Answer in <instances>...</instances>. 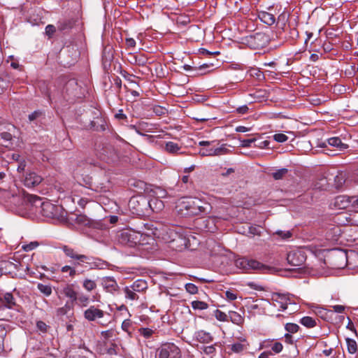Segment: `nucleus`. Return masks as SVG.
Wrapping results in <instances>:
<instances>
[{
    "label": "nucleus",
    "instance_id": "obj_1",
    "mask_svg": "<svg viewBox=\"0 0 358 358\" xmlns=\"http://www.w3.org/2000/svg\"><path fill=\"white\" fill-rule=\"evenodd\" d=\"M211 209L208 203H204L199 199L191 197H182L179 199L176 205V210L182 217H189L199 214H206Z\"/></svg>",
    "mask_w": 358,
    "mask_h": 358
},
{
    "label": "nucleus",
    "instance_id": "obj_2",
    "mask_svg": "<svg viewBox=\"0 0 358 358\" xmlns=\"http://www.w3.org/2000/svg\"><path fill=\"white\" fill-rule=\"evenodd\" d=\"M24 199L36 207L39 205L41 208V213L45 217L59 220V217H62L61 215V207L54 205L49 201H41V198L36 195L26 194H24Z\"/></svg>",
    "mask_w": 358,
    "mask_h": 358
},
{
    "label": "nucleus",
    "instance_id": "obj_3",
    "mask_svg": "<svg viewBox=\"0 0 358 358\" xmlns=\"http://www.w3.org/2000/svg\"><path fill=\"white\" fill-rule=\"evenodd\" d=\"M118 241L122 244L128 245L130 247L143 246L145 244L146 237L139 231L131 228L124 229L117 232Z\"/></svg>",
    "mask_w": 358,
    "mask_h": 358
},
{
    "label": "nucleus",
    "instance_id": "obj_4",
    "mask_svg": "<svg viewBox=\"0 0 358 358\" xmlns=\"http://www.w3.org/2000/svg\"><path fill=\"white\" fill-rule=\"evenodd\" d=\"M218 145L219 143L217 141H201L199 143V146L201 147L199 153L203 157L220 156L228 153L229 150L225 145Z\"/></svg>",
    "mask_w": 358,
    "mask_h": 358
},
{
    "label": "nucleus",
    "instance_id": "obj_5",
    "mask_svg": "<svg viewBox=\"0 0 358 358\" xmlns=\"http://www.w3.org/2000/svg\"><path fill=\"white\" fill-rule=\"evenodd\" d=\"M148 204H149L148 198L141 195L132 196L129 201L128 206L133 214L144 216L148 211Z\"/></svg>",
    "mask_w": 358,
    "mask_h": 358
},
{
    "label": "nucleus",
    "instance_id": "obj_6",
    "mask_svg": "<svg viewBox=\"0 0 358 358\" xmlns=\"http://www.w3.org/2000/svg\"><path fill=\"white\" fill-rule=\"evenodd\" d=\"M155 358H181V351L174 343H166L157 348Z\"/></svg>",
    "mask_w": 358,
    "mask_h": 358
},
{
    "label": "nucleus",
    "instance_id": "obj_7",
    "mask_svg": "<svg viewBox=\"0 0 358 358\" xmlns=\"http://www.w3.org/2000/svg\"><path fill=\"white\" fill-rule=\"evenodd\" d=\"M358 208V196L339 195L331 202L330 207L345 209L348 207Z\"/></svg>",
    "mask_w": 358,
    "mask_h": 358
},
{
    "label": "nucleus",
    "instance_id": "obj_8",
    "mask_svg": "<svg viewBox=\"0 0 358 358\" xmlns=\"http://www.w3.org/2000/svg\"><path fill=\"white\" fill-rule=\"evenodd\" d=\"M235 264L236 267L245 271H249L250 270H260L264 272L271 269L270 267L259 262L257 260L249 259L245 257L237 259L235 261Z\"/></svg>",
    "mask_w": 358,
    "mask_h": 358
},
{
    "label": "nucleus",
    "instance_id": "obj_9",
    "mask_svg": "<svg viewBox=\"0 0 358 358\" xmlns=\"http://www.w3.org/2000/svg\"><path fill=\"white\" fill-rule=\"evenodd\" d=\"M329 258L333 262V266L336 268H342L347 265L348 254L345 250L334 249L331 251Z\"/></svg>",
    "mask_w": 358,
    "mask_h": 358
},
{
    "label": "nucleus",
    "instance_id": "obj_10",
    "mask_svg": "<svg viewBox=\"0 0 358 358\" xmlns=\"http://www.w3.org/2000/svg\"><path fill=\"white\" fill-rule=\"evenodd\" d=\"M287 263L292 266H301L306 262V257L301 250L292 251L287 255Z\"/></svg>",
    "mask_w": 358,
    "mask_h": 358
},
{
    "label": "nucleus",
    "instance_id": "obj_11",
    "mask_svg": "<svg viewBox=\"0 0 358 358\" xmlns=\"http://www.w3.org/2000/svg\"><path fill=\"white\" fill-rule=\"evenodd\" d=\"M260 229H263L261 225H236L235 230L238 234L245 235L249 237H253L255 235H261Z\"/></svg>",
    "mask_w": 358,
    "mask_h": 358
},
{
    "label": "nucleus",
    "instance_id": "obj_12",
    "mask_svg": "<svg viewBox=\"0 0 358 358\" xmlns=\"http://www.w3.org/2000/svg\"><path fill=\"white\" fill-rule=\"evenodd\" d=\"M43 180V177L36 172L28 170L24 175L23 183L27 187H34L38 185Z\"/></svg>",
    "mask_w": 358,
    "mask_h": 358
},
{
    "label": "nucleus",
    "instance_id": "obj_13",
    "mask_svg": "<svg viewBox=\"0 0 358 358\" xmlns=\"http://www.w3.org/2000/svg\"><path fill=\"white\" fill-rule=\"evenodd\" d=\"M62 249L66 256L79 261V262L76 263V264H80L81 262L87 263L89 264H91V262H90L91 258L90 257H89L86 255H77L74 252L73 249L69 248L66 245L63 246Z\"/></svg>",
    "mask_w": 358,
    "mask_h": 358
},
{
    "label": "nucleus",
    "instance_id": "obj_14",
    "mask_svg": "<svg viewBox=\"0 0 358 358\" xmlns=\"http://www.w3.org/2000/svg\"><path fill=\"white\" fill-rule=\"evenodd\" d=\"M103 315V311L94 306H90L84 312V317L88 321H94L98 318H102Z\"/></svg>",
    "mask_w": 358,
    "mask_h": 358
},
{
    "label": "nucleus",
    "instance_id": "obj_15",
    "mask_svg": "<svg viewBox=\"0 0 358 358\" xmlns=\"http://www.w3.org/2000/svg\"><path fill=\"white\" fill-rule=\"evenodd\" d=\"M149 204H148V210L152 212H160L164 208V204L162 201L157 198L152 197L148 199Z\"/></svg>",
    "mask_w": 358,
    "mask_h": 358
},
{
    "label": "nucleus",
    "instance_id": "obj_16",
    "mask_svg": "<svg viewBox=\"0 0 358 358\" xmlns=\"http://www.w3.org/2000/svg\"><path fill=\"white\" fill-rule=\"evenodd\" d=\"M334 224H346V222L351 224V212L343 211L338 213L333 218Z\"/></svg>",
    "mask_w": 358,
    "mask_h": 358
},
{
    "label": "nucleus",
    "instance_id": "obj_17",
    "mask_svg": "<svg viewBox=\"0 0 358 358\" xmlns=\"http://www.w3.org/2000/svg\"><path fill=\"white\" fill-rule=\"evenodd\" d=\"M62 294H63L66 297L69 298L71 302L73 303L76 301V297L78 293L73 289V285L71 284L66 285L63 287Z\"/></svg>",
    "mask_w": 358,
    "mask_h": 358
},
{
    "label": "nucleus",
    "instance_id": "obj_18",
    "mask_svg": "<svg viewBox=\"0 0 358 358\" xmlns=\"http://www.w3.org/2000/svg\"><path fill=\"white\" fill-rule=\"evenodd\" d=\"M101 285L106 291L110 292L115 291L117 287L116 281L111 277H105L102 278Z\"/></svg>",
    "mask_w": 358,
    "mask_h": 358
},
{
    "label": "nucleus",
    "instance_id": "obj_19",
    "mask_svg": "<svg viewBox=\"0 0 358 358\" xmlns=\"http://www.w3.org/2000/svg\"><path fill=\"white\" fill-rule=\"evenodd\" d=\"M276 298L273 299V301L277 302L282 310H285L287 308L288 301H290L289 298L285 294L276 293L274 295Z\"/></svg>",
    "mask_w": 358,
    "mask_h": 358
},
{
    "label": "nucleus",
    "instance_id": "obj_20",
    "mask_svg": "<svg viewBox=\"0 0 358 358\" xmlns=\"http://www.w3.org/2000/svg\"><path fill=\"white\" fill-rule=\"evenodd\" d=\"M259 18L265 24L272 25L275 22L274 15L266 11H259L258 13Z\"/></svg>",
    "mask_w": 358,
    "mask_h": 358
},
{
    "label": "nucleus",
    "instance_id": "obj_21",
    "mask_svg": "<svg viewBox=\"0 0 358 358\" xmlns=\"http://www.w3.org/2000/svg\"><path fill=\"white\" fill-rule=\"evenodd\" d=\"M327 143L332 147L338 148L340 151H343L348 148V145L343 143L338 137H332L327 139Z\"/></svg>",
    "mask_w": 358,
    "mask_h": 358
},
{
    "label": "nucleus",
    "instance_id": "obj_22",
    "mask_svg": "<svg viewBox=\"0 0 358 358\" xmlns=\"http://www.w3.org/2000/svg\"><path fill=\"white\" fill-rule=\"evenodd\" d=\"M196 338L200 343H209L213 341V336L210 333L206 332L204 331H199L195 334Z\"/></svg>",
    "mask_w": 358,
    "mask_h": 358
},
{
    "label": "nucleus",
    "instance_id": "obj_23",
    "mask_svg": "<svg viewBox=\"0 0 358 358\" xmlns=\"http://www.w3.org/2000/svg\"><path fill=\"white\" fill-rule=\"evenodd\" d=\"M0 303L8 308H12L15 305L14 297L10 293H6L3 297H0Z\"/></svg>",
    "mask_w": 358,
    "mask_h": 358
},
{
    "label": "nucleus",
    "instance_id": "obj_24",
    "mask_svg": "<svg viewBox=\"0 0 358 358\" xmlns=\"http://www.w3.org/2000/svg\"><path fill=\"white\" fill-rule=\"evenodd\" d=\"M165 150L166 152L171 154H182V152H180L181 150V147L176 143L169 141L166 143Z\"/></svg>",
    "mask_w": 358,
    "mask_h": 358
},
{
    "label": "nucleus",
    "instance_id": "obj_25",
    "mask_svg": "<svg viewBox=\"0 0 358 358\" xmlns=\"http://www.w3.org/2000/svg\"><path fill=\"white\" fill-rule=\"evenodd\" d=\"M241 341L244 342L245 343H236L230 345V348L232 352L239 353L247 349L249 343L246 341V340L243 338L241 340Z\"/></svg>",
    "mask_w": 358,
    "mask_h": 358
},
{
    "label": "nucleus",
    "instance_id": "obj_26",
    "mask_svg": "<svg viewBox=\"0 0 358 358\" xmlns=\"http://www.w3.org/2000/svg\"><path fill=\"white\" fill-rule=\"evenodd\" d=\"M341 229L338 226L334 227L329 231L327 232V239L331 241H337L338 237L341 236Z\"/></svg>",
    "mask_w": 358,
    "mask_h": 358
},
{
    "label": "nucleus",
    "instance_id": "obj_27",
    "mask_svg": "<svg viewBox=\"0 0 358 358\" xmlns=\"http://www.w3.org/2000/svg\"><path fill=\"white\" fill-rule=\"evenodd\" d=\"M315 312L319 317L324 320H328L333 315L332 310L322 307H317Z\"/></svg>",
    "mask_w": 358,
    "mask_h": 358
},
{
    "label": "nucleus",
    "instance_id": "obj_28",
    "mask_svg": "<svg viewBox=\"0 0 358 358\" xmlns=\"http://www.w3.org/2000/svg\"><path fill=\"white\" fill-rule=\"evenodd\" d=\"M345 182V174L343 172H338L334 177V186L337 189H341Z\"/></svg>",
    "mask_w": 358,
    "mask_h": 358
},
{
    "label": "nucleus",
    "instance_id": "obj_29",
    "mask_svg": "<svg viewBox=\"0 0 358 358\" xmlns=\"http://www.w3.org/2000/svg\"><path fill=\"white\" fill-rule=\"evenodd\" d=\"M131 287L134 291L141 292L146 289L148 285L145 280L139 279L136 280Z\"/></svg>",
    "mask_w": 358,
    "mask_h": 358
},
{
    "label": "nucleus",
    "instance_id": "obj_30",
    "mask_svg": "<svg viewBox=\"0 0 358 358\" xmlns=\"http://www.w3.org/2000/svg\"><path fill=\"white\" fill-rule=\"evenodd\" d=\"M74 25L73 20H64L58 24V29L60 31H66L71 29Z\"/></svg>",
    "mask_w": 358,
    "mask_h": 358
},
{
    "label": "nucleus",
    "instance_id": "obj_31",
    "mask_svg": "<svg viewBox=\"0 0 358 358\" xmlns=\"http://www.w3.org/2000/svg\"><path fill=\"white\" fill-rule=\"evenodd\" d=\"M149 196L157 199L164 198L166 196V192L160 187H156L150 191Z\"/></svg>",
    "mask_w": 358,
    "mask_h": 358
},
{
    "label": "nucleus",
    "instance_id": "obj_32",
    "mask_svg": "<svg viewBox=\"0 0 358 358\" xmlns=\"http://www.w3.org/2000/svg\"><path fill=\"white\" fill-rule=\"evenodd\" d=\"M314 187L319 190H327L329 187L327 179L324 177L320 178L315 182Z\"/></svg>",
    "mask_w": 358,
    "mask_h": 358
},
{
    "label": "nucleus",
    "instance_id": "obj_33",
    "mask_svg": "<svg viewBox=\"0 0 358 358\" xmlns=\"http://www.w3.org/2000/svg\"><path fill=\"white\" fill-rule=\"evenodd\" d=\"M229 317L231 322L238 325L241 324L244 321L241 315L234 311L229 312Z\"/></svg>",
    "mask_w": 358,
    "mask_h": 358
},
{
    "label": "nucleus",
    "instance_id": "obj_34",
    "mask_svg": "<svg viewBox=\"0 0 358 358\" xmlns=\"http://www.w3.org/2000/svg\"><path fill=\"white\" fill-rule=\"evenodd\" d=\"M76 301L74 303L80 306H87L89 303L90 299L87 296L83 294H78Z\"/></svg>",
    "mask_w": 358,
    "mask_h": 358
},
{
    "label": "nucleus",
    "instance_id": "obj_35",
    "mask_svg": "<svg viewBox=\"0 0 358 358\" xmlns=\"http://www.w3.org/2000/svg\"><path fill=\"white\" fill-rule=\"evenodd\" d=\"M102 155H104L103 157V159H113V157L115 156V152L114 151V149L109 146L103 148V152Z\"/></svg>",
    "mask_w": 358,
    "mask_h": 358
},
{
    "label": "nucleus",
    "instance_id": "obj_36",
    "mask_svg": "<svg viewBox=\"0 0 358 358\" xmlns=\"http://www.w3.org/2000/svg\"><path fill=\"white\" fill-rule=\"evenodd\" d=\"M288 173V169L285 168H282L280 169H278L275 171V172H273L271 173L273 178L275 180H281Z\"/></svg>",
    "mask_w": 358,
    "mask_h": 358
},
{
    "label": "nucleus",
    "instance_id": "obj_37",
    "mask_svg": "<svg viewBox=\"0 0 358 358\" xmlns=\"http://www.w3.org/2000/svg\"><path fill=\"white\" fill-rule=\"evenodd\" d=\"M346 343L348 345V351L350 354H354L357 352V342L351 338H346Z\"/></svg>",
    "mask_w": 358,
    "mask_h": 358
},
{
    "label": "nucleus",
    "instance_id": "obj_38",
    "mask_svg": "<svg viewBox=\"0 0 358 358\" xmlns=\"http://www.w3.org/2000/svg\"><path fill=\"white\" fill-rule=\"evenodd\" d=\"M301 323L308 327V328H312L314 327L316 325V322L314 319H313L311 317H303L301 319Z\"/></svg>",
    "mask_w": 358,
    "mask_h": 358
},
{
    "label": "nucleus",
    "instance_id": "obj_39",
    "mask_svg": "<svg viewBox=\"0 0 358 358\" xmlns=\"http://www.w3.org/2000/svg\"><path fill=\"white\" fill-rule=\"evenodd\" d=\"M191 305L194 310H206L208 308V303L201 301H193Z\"/></svg>",
    "mask_w": 358,
    "mask_h": 358
},
{
    "label": "nucleus",
    "instance_id": "obj_40",
    "mask_svg": "<svg viewBox=\"0 0 358 358\" xmlns=\"http://www.w3.org/2000/svg\"><path fill=\"white\" fill-rule=\"evenodd\" d=\"M124 291L125 293L126 298L133 301L137 300L138 299V296L136 294V292L132 289L131 287L130 288L125 287Z\"/></svg>",
    "mask_w": 358,
    "mask_h": 358
},
{
    "label": "nucleus",
    "instance_id": "obj_41",
    "mask_svg": "<svg viewBox=\"0 0 358 358\" xmlns=\"http://www.w3.org/2000/svg\"><path fill=\"white\" fill-rule=\"evenodd\" d=\"M83 286L87 291L91 292L96 287V284L94 280L85 279Z\"/></svg>",
    "mask_w": 358,
    "mask_h": 358
},
{
    "label": "nucleus",
    "instance_id": "obj_42",
    "mask_svg": "<svg viewBox=\"0 0 358 358\" xmlns=\"http://www.w3.org/2000/svg\"><path fill=\"white\" fill-rule=\"evenodd\" d=\"M38 289L41 292L44 294L45 296H50L52 293V288L50 285H43L41 283L38 284Z\"/></svg>",
    "mask_w": 358,
    "mask_h": 358
},
{
    "label": "nucleus",
    "instance_id": "obj_43",
    "mask_svg": "<svg viewBox=\"0 0 358 358\" xmlns=\"http://www.w3.org/2000/svg\"><path fill=\"white\" fill-rule=\"evenodd\" d=\"M275 235L278 236L281 239L285 240L287 239L292 236V233L291 231H282V230H278L275 231Z\"/></svg>",
    "mask_w": 358,
    "mask_h": 358
},
{
    "label": "nucleus",
    "instance_id": "obj_44",
    "mask_svg": "<svg viewBox=\"0 0 358 358\" xmlns=\"http://www.w3.org/2000/svg\"><path fill=\"white\" fill-rule=\"evenodd\" d=\"M77 224H93L92 221L85 215H77L76 218Z\"/></svg>",
    "mask_w": 358,
    "mask_h": 358
},
{
    "label": "nucleus",
    "instance_id": "obj_45",
    "mask_svg": "<svg viewBox=\"0 0 358 358\" xmlns=\"http://www.w3.org/2000/svg\"><path fill=\"white\" fill-rule=\"evenodd\" d=\"M6 336V329L2 325H0V352H2L4 350V338Z\"/></svg>",
    "mask_w": 358,
    "mask_h": 358
},
{
    "label": "nucleus",
    "instance_id": "obj_46",
    "mask_svg": "<svg viewBox=\"0 0 358 358\" xmlns=\"http://www.w3.org/2000/svg\"><path fill=\"white\" fill-rule=\"evenodd\" d=\"M285 330L289 333H296L299 329V327L296 324L287 323L285 324Z\"/></svg>",
    "mask_w": 358,
    "mask_h": 358
},
{
    "label": "nucleus",
    "instance_id": "obj_47",
    "mask_svg": "<svg viewBox=\"0 0 358 358\" xmlns=\"http://www.w3.org/2000/svg\"><path fill=\"white\" fill-rule=\"evenodd\" d=\"M0 139L3 140L5 143H8V144L4 145V146L8 147L12 140V135L8 132H2L0 134Z\"/></svg>",
    "mask_w": 358,
    "mask_h": 358
},
{
    "label": "nucleus",
    "instance_id": "obj_48",
    "mask_svg": "<svg viewBox=\"0 0 358 358\" xmlns=\"http://www.w3.org/2000/svg\"><path fill=\"white\" fill-rule=\"evenodd\" d=\"M215 316L216 319L220 321H222V322L228 321V316L227 315V314L220 310H215Z\"/></svg>",
    "mask_w": 358,
    "mask_h": 358
},
{
    "label": "nucleus",
    "instance_id": "obj_49",
    "mask_svg": "<svg viewBox=\"0 0 358 358\" xmlns=\"http://www.w3.org/2000/svg\"><path fill=\"white\" fill-rule=\"evenodd\" d=\"M186 291L191 294H194L198 292V287L193 283H187L185 285Z\"/></svg>",
    "mask_w": 358,
    "mask_h": 358
},
{
    "label": "nucleus",
    "instance_id": "obj_50",
    "mask_svg": "<svg viewBox=\"0 0 358 358\" xmlns=\"http://www.w3.org/2000/svg\"><path fill=\"white\" fill-rule=\"evenodd\" d=\"M358 71V66L356 65H352L349 69L345 70V74L350 77H353L356 75Z\"/></svg>",
    "mask_w": 358,
    "mask_h": 358
},
{
    "label": "nucleus",
    "instance_id": "obj_51",
    "mask_svg": "<svg viewBox=\"0 0 358 358\" xmlns=\"http://www.w3.org/2000/svg\"><path fill=\"white\" fill-rule=\"evenodd\" d=\"M288 19V15L285 12H282L278 17V23H281L282 28L285 26Z\"/></svg>",
    "mask_w": 358,
    "mask_h": 358
},
{
    "label": "nucleus",
    "instance_id": "obj_52",
    "mask_svg": "<svg viewBox=\"0 0 358 358\" xmlns=\"http://www.w3.org/2000/svg\"><path fill=\"white\" fill-rule=\"evenodd\" d=\"M153 112L158 116L164 115L166 113V109L160 106H155L152 108Z\"/></svg>",
    "mask_w": 358,
    "mask_h": 358
},
{
    "label": "nucleus",
    "instance_id": "obj_53",
    "mask_svg": "<svg viewBox=\"0 0 358 358\" xmlns=\"http://www.w3.org/2000/svg\"><path fill=\"white\" fill-rule=\"evenodd\" d=\"M273 139L278 143H284L287 141L288 137L284 134H275L273 135Z\"/></svg>",
    "mask_w": 358,
    "mask_h": 358
},
{
    "label": "nucleus",
    "instance_id": "obj_54",
    "mask_svg": "<svg viewBox=\"0 0 358 358\" xmlns=\"http://www.w3.org/2000/svg\"><path fill=\"white\" fill-rule=\"evenodd\" d=\"M38 245V243L36 241H34V242H31L29 244L23 245L22 249L26 252H29V251L34 250Z\"/></svg>",
    "mask_w": 358,
    "mask_h": 358
},
{
    "label": "nucleus",
    "instance_id": "obj_55",
    "mask_svg": "<svg viewBox=\"0 0 358 358\" xmlns=\"http://www.w3.org/2000/svg\"><path fill=\"white\" fill-rule=\"evenodd\" d=\"M283 346L281 343L275 342L273 346L271 347V349L273 352L275 353H279L282 350Z\"/></svg>",
    "mask_w": 358,
    "mask_h": 358
},
{
    "label": "nucleus",
    "instance_id": "obj_56",
    "mask_svg": "<svg viewBox=\"0 0 358 358\" xmlns=\"http://www.w3.org/2000/svg\"><path fill=\"white\" fill-rule=\"evenodd\" d=\"M42 115V113L39 110H35L32 113L29 114L28 116L29 120L30 122H32L35 120H36L38 117H40Z\"/></svg>",
    "mask_w": 358,
    "mask_h": 358
},
{
    "label": "nucleus",
    "instance_id": "obj_57",
    "mask_svg": "<svg viewBox=\"0 0 358 358\" xmlns=\"http://www.w3.org/2000/svg\"><path fill=\"white\" fill-rule=\"evenodd\" d=\"M131 326V322L130 320H125L123 321L122 324V328L124 331L130 333L129 332V328Z\"/></svg>",
    "mask_w": 358,
    "mask_h": 358
},
{
    "label": "nucleus",
    "instance_id": "obj_58",
    "mask_svg": "<svg viewBox=\"0 0 358 358\" xmlns=\"http://www.w3.org/2000/svg\"><path fill=\"white\" fill-rule=\"evenodd\" d=\"M201 229L205 230L206 232L214 233L217 230V225H201Z\"/></svg>",
    "mask_w": 358,
    "mask_h": 358
},
{
    "label": "nucleus",
    "instance_id": "obj_59",
    "mask_svg": "<svg viewBox=\"0 0 358 358\" xmlns=\"http://www.w3.org/2000/svg\"><path fill=\"white\" fill-rule=\"evenodd\" d=\"M55 31H56V29L54 25L48 24L45 27V33L49 36H51L55 32Z\"/></svg>",
    "mask_w": 358,
    "mask_h": 358
},
{
    "label": "nucleus",
    "instance_id": "obj_60",
    "mask_svg": "<svg viewBox=\"0 0 358 358\" xmlns=\"http://www.w3.org/2000/svg\"><path fill=\"white\" fill-rule=\"evenodd\" d=\"M225 296H226V298L230 301H234L237 299L236 294L233 292H231V291H227L225 292Z\"/></svg>",
    "mask_w": 358,
    "mask_h": 358
},
{
    "label": "nucleus",
    "instance_id": "obj_61",
    "mask_svg": "<svg viewBox=\"0 0 358 358\" xmlns=\"http://www.w3.org/2000/svg\"><path fill=\"white\" fill-rule=\"evenodd\" d=\"M203 350L204 353L206 355H212V354L215 353V348L214 345H209V346L204 347Z\"/></svg>",
    "mask_w": 358,
    "mask_h": 358
},
{
    "label": "nucleus",
    "instance_id": "obj_62",
    "mask_svg": "<svg viewBox=\"0 0 358 358\" xmlns=\"http://www.w3.org/2000/svg\"><path fill=\"white\" fill-rule=\"evenodd\" d=\"M256 141L255 138H250V139H244L242 142V146L244 148H249L251 146V144L254 143Z\"/></svg>",
    "mask_w": 358,
    "mask_h": 358
},
{
    "label": "nucleus",
    "instance_id": "obj_63",
    "mask_svg": "<svg viewBox=\"0 0 358 358\" xmlns=\"http://www.w3.org/2000/svg\"><path fill=\"white\" fill-rule=\"evenodd\" d=\"M37 328L43 332H45L47 331V324L43 321H38L36 323Z\"/></svg>",
    "mask_w": 358,
    "mask_h": 358
},
{
    "label": "nucleus",
    "instance_id": "obj_64",
    "mask_svg": "<svg viewBox=\"0 0 358 358\" xmlns=\"http://www.w3.org/2000/svg\"><path fill=\"white\" fill-rule=\"evenodd\" d=\"M351 224H358V210L351 211Z\"/></svg>",
    "mask_w": 358,
    "mask_h": 358
}]
</instances>
